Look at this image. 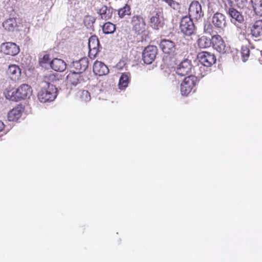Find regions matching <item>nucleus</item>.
Returning a JSON list of instances; mask_svg holds the SVG:
<instances>
[{
  "label": "nucleus",
  "instance_id": "f257e3e1",
  "mask_svg": "<svg viewBox=\"0 0 262 262\" xmlns=\"http://www.w3.org/2000/svg\"><path fill=\"white\" fill-rule=\"evenodd\" d=\"M57 90L54 85L43 88L38 93V98L41 102L53 101L57 96Z\"/></svg>",
  "mask_w": 262,
  "mask_h": 262
},
{
  "label": "nucleus",
  "instance_id": "f03ea898",
  "mask_svg": "<svg viewBox=\"0 0 262 262\" xmlns=\"http://www.w3.org/2000/svg\"><path fill=\"white\" fill-rule=\"evenodd\" d=\"M197 81L196 77L190 75L184 78L181 84V93L182 95L187 96L195 87Z\"/></svg>",
  "mask_w": 262,
  "mask_h": 262
},
{
  "label": "nucleus",
  "instance_id": "7ed1b4c3",
  "mask_svg": "<svg viewBox=\"0 0 262 262\" xmlns=\"http://www.w3.org/2000/svg\"><path fill=\"white\" fill-rule=\"evenodd\" d=\"M180 29L185 35H191L195 29L192 19L188 16L183 17L180 21Z\"/></svg>",
  "mask_w": 262,
  "mask_h": 262
},
{
  "label": "nucleus",
  "instance_id": "20e7f679",
  "mask_svg": "<svg viewBox=\"0 0 262 262\" xmlns=\"http://www.w3.org/2000/svg\"><path fill=\"white\" fill-rule=\"evenodd\" d=\"M149 23L150 26L155 29L158 30L163 27L164 18L162 11L159 10L153 11L151 13Z\"/></svg>",
  "mask_w": 262,
  "mask_h": 262
},
{
  "label": "nucleus",
  "instance_id": "39448f33",
  "mask_svg": "<svg viewBox=\"0 0 262 262\" xmlns=\"http://www.w3.org/2000/svg\"><path fill=\"white\" fill-rule=\"evenodd\" d=\"M131 24L133 30L137 34H141L146 30V24L144 19L140 15H134L132 18Z\"/></svg>",
  "mask_w": 262,
  "mask_h": 262
},
{
  "label": "nucleus",
  "instance_id": "423d86ee",
  "mask_svg": "<svg viewBox=\"0 0 262 262\" xmlns=\"http://www.w3.org/2000/svg\"><path fill=\"white\" fill-rule=\"evenodd\" d=\"M157 48L155 46H148L142 53V59L145 63H151L155 59L157 54Z\"/></svg>",
  "mask_w": 262,
  "mask_h": 262
},
{
  "label": "nucleus",
  "instance_id": "0eeeda50",
  "mask_svg": "<svg viewBox=\"0 0 262 262\" xmlns=\"http://www.w3.org/2000/svg\"><path fill=\"white\" fill-rule=\"evenodd\" d=\"M0 48L2 53L13 56L18 54L20 51L19 47L16 43L12 42L2 43Z\"/></svg>",
  "mask_w": 262,
  "mask_h": 262
},
{
  "label": "nucleus",
  "instance_id": "6e6552de",
  "mask_svg": "<svg viewBox=\"0 0 262 262\" xmlns=\"http://www.w3.org/2000/svg\"><path fill=\"white\" fill-rule=\"evenodd\" d=\"M199 61L205 67H210L216 62V57L209 52L204 51L199 53L198 55Z\"/></svg>",
  "mask_w": 262,
  "mask_h": 262
},
{
  "label": "nucleus",
  "instance_id": "1a4fd4ad",
  "mask_svg": "<svg viewBox=\"0 0 262 262\" xmlns=\"http://www.w3.org/2000/svg\"><path fill=\"white\" fill-rule=\"evenodd\" d=\"M188 14V17L195 19H199L203 16L202 6L198 2L193 1L191 3L189 8Z\"/></svg>",
  "mask_w": 262,
  "mask_h": 262
},
{
  "label": "nucleus",
  "instance_id": "9d476101",
  "mask_svg": "<svg viewBox=\"0 0 262 262\" xmlns=\"http://www.w3.org/2000/svg\"><path fill=\"white\" fill-rule=\"evenodd\" d=\"M6 74L11 80L17 82L20 79L21 70L18 65L12 64L9 66Z\"/></svg>",
  "mask_w": 262,
  "mask_h": 262
},
{
  "label": "nucleus",
  "instance_id": "9b49d317",
  "mask_svg": "<svg viewBox=\"0 0 262 262\" xmlns=\"http://www.w3.org/2000/svg\"><path fill=\"white\" fill-rule=\"evenodd\" d=\"M24 111L25 107L21 104L17 105L8 112V120L11 122L18 121L21 117Z\"/></svg>",
  "mask_w": 262,
  "mask_h": 262
},
{
  "label": "nucleus",
  "instance_id": "f8f14e48",
  "mask_svg": "<svg viewBox=\"0 0 262 262\" xmlns=\"http://www.w3.org/2000/svg\"><path fill=\"white\" fill-rule=\"evenodd\" d=\"M192 64L190 60H183L176 68V72L180 76H185L188 74L191 70Z\"/></svg>",
  "mask_w": 262,
  "mask_h": 262
},
{
  "label": "nucleus",
  "instance_id": "ddd939ff",
  "mask_svg": "<svg viewBox=\"0 0 262 262\" xmlns=\"http://www.w3.org/2000/svg\"><path fill=\"white\" fill-rule=\"evenodd\" d=\"M212 23L215 28L223 29L227 26L226 17L224 14L216 11L212 16Z\"/></svg>",
  "mask_w": 262,
  "mask_h": 262
},
{
  "label": "nucleus",
  "instance_id": "4468645a",
  "mask_svg": "<svg viewBox=\"0 0 262 262\" xmlns=\"http://www.w3.org/2000/svg\"><path fill=\"white\" fill-rule=\"evenodd\" d=\"M212 46L214 49L221 53L226 52V46L223 38L218 34L212 36Z\"/></svg>",
  "mask_w": 262,
  "mask_h": 262
},
{
  "label": "nucleus",
  "instance_id": "2eb2a0df",
  "mask_svg": "<svg viewBox=\"0 0 262 262\" xmlns=\"http://www.w3.org/2000/svg\"><path fill=\"white\" fill-rule=\"evenodd\" d=\"M88 59L86 57L81 58L78 60L73 62L72 70L82 74L88 68Z\"/></svg>",
  "mask_w": 262,
  "mask_h": 262
},
{
  "label": "nucleus",
  "instance_id": "dca6fc26",
  "mask_svg": "<svg viewBox=\"0 0 262 262\" xmlns=\"http://www.w3.org/2000/svg\"><path fill=\"white\" fill-rule=\"evenodd\" d=\"M15 89L17 92L18 101L29 97L32 91L31 87L27 84H23Z\"/></svg>",
  "mask_w": 262,
  "mask_h": 262
},
{
  "label": "nucleus",
  "instance_id": "f3484780",
  "mask_svg": "<svg viewBox=\"0 0 262 262\" xmlns=\"http://www.w3.org/2000/svg\"><path fill=\"white\" fill-rule=\"evenodd\" d=\"M20 24L19 18L12 17L6 19L3 23V26L5 30L9 32H13L17 29Z\"/></svg>",
  "mask_w": 262,
  "mask_h": 262
},
{
  "label": "nucleus",
  "instance_id": "a211bd4d",
  "mask_svg": "<svg viewBox=\"0 0 262 262\" xmlns=\"http://www.w3.org/2000/svg\"><path fill=\"white\" fill-rule=\"evenodd\" d=\"M160 47L164 53L167 54H172L176 50L175 43L168 39H162L160 42Z\"/></svg>",
  "mask_w": 262,
  "mask_h": 262
},
{
  "label": "nucleus",
  "instance_id": "6ab92c4d",
  "mask_svg": "<svg viewBox=\"0 0 262 262\" xmlns=\"http://www.w3.org/2000/svg\"><path fill=\"white\" fill-rule=\"evenodd\" d=\"M67 80L69 84L75 86L83 81L84 80L81 74L71 70L67 77Z\"/></svg>",
  "mask_w": 262,
  "mask_h": 262
},
{
  "label": "nucleus",
  "instance_id": "aec40b11",
  "mask_svg": "<svg viewBox=\"0 0 262 262\" xmlns=\"http://www.w3.org/2000/svg\"><path fill=\"white\" fill-rule=\"evenodd\" d=\"M93 72L98 76H102L107 74L108 72L107 67L103 62L96 61L93 65Z\"/></svg>",
  "mask_w": 262,
  "mask_h": 262
},
{
  "label": "nucleus",
  "instance_id": "412c9836",
  "mask_svg": "<svg viewBox=\"0 0 262 262\" xmlns=\"http://www.w3.org/2000/svg\"><path fill=\"white\" fill-rule=\"evenodd\" d=\"M51 68L57 72H63L66 69L67 64L62 59L55 58L50 62Z\"/></svg>",
  "mask_w": 262,
  "mask_h": 262
},
{
  "label": "nucleus",
  "instance_id": "4be33fe9",
  "mask_svg": "<svg viewBox=\"0 0 262 262\" xmlns=\"http://www.w3.org/2000/svg\"><path fill=\"white\" fill-rule=\"evenodd\" d=\"M250 33L254 37H259L262 36V19L255 21L250 29Z\"/></svg>",
  "mask_w": 262,
  "mask_h": 262
},
{
  "label": "nucleus",
  "instance_id": "5701e85b",
  "mask_svg": "<svg viewBox=\"0 0 262 262\" xmlns=\"http://www.w3.org/2000/svg\"><path fill=\"white\" fill-rule=\"evenodd\" d=\"M99 46V41L98 38L96 36H91L89 39V54H94V55L97 54Z\"/></svg>",
  "mask_w": 262,
  "mask_h": 262
},
{
  "label": "nucleus",
  "instance_id": "b1692460",
  "mask_svg": "<svg viewBox=\"0 0 262 262\" xmlns=\"http://www.w3.org/2000/svg\"><path fill=\"white\" fill-rule=\"evenodd\" d=\"M197 45L200 49H206L212 45V38H210L206 36H202L197 40Z\"/></svg>",
  "mask_w": 262,
  "mask_h": 262
},
{
  "label": "nucleus",
  "instance_id": "393cba45",
  "mask_svg": "<svg viewBox=\"0 0 262 262\" xmlns=\"http://www.w3.org/2000/svg\"><path fill=\"white\" fill-rule=\"evenodd\" d=\"M59 80L58 75L52 72L46 74L43 78V81L46 83L47 86L49 85H53V83H54Z\"/></svg>",
  "mask_w": 262,
  "mask_h": 262
},
{
  "label": "nucleus",
  "instance_id": "a878e982",
  "mask_svg": "<svg viewBox=\"0 0 262 262\" xmlns=\"http://www.w3.org/2000/svg\"><path fill=\"white\" fill-rule=\"evenodd\" d=\"M227 13L233 19L239 23H242L244 21V18L242 13L234 8L229 9Z\"/></svg>",
  "mask_w": 262,
  "mask_h": 262
},
{
  "label": "nucleus",
  "instance_id": "bb28decb",
  "mask_svg": "<svg viewBox=\"0 0 262 262\" xmlns=\"http://www.w3.org/2000/svg\"><path fill=\"white\" fill-rule=\"evenodd\" d=\"M98 13L102 19L108 20L111 19L113 16V10L108 8L105 6H103L99 9Z\"/></svg>",
  "mask_w": 262,
  "mask_h": 262
},
{
  "label": "nucleus",
  "instance_id": "cd10ccee",
  "mask_svg": "<svg viewBox=\"0 0 262 262\" xmlns=\"http://www.w3.org/2000/svg\"><path fill=\"white\" fill-rule=\"evenodd\" d=\"M130 80V74L129 73H123L119 81V88L121 90L125 89L127 86Z\"/></svg>",
  "mask_w": 262,
  "mask_h": 262
},
{
  "label": "nucleus",
  "instance_id": "c85d7f7f",
  "mask_svg": "<svg viewBox=\"0 0 262 262\" xmlns=\"http://www.w3.org/2000/svg\"><path fill=\"white\" fill-rule=\"evenodd\" d=\"M4 94L7 99L15 102L18 101L17 92L15 89H7L4 92Z\"/></svg>",
  "mask_w": 262,
  "mask_h": 262
},
{
  "label": "nucleus",
  "instance_id": "c756f323",
  "mask_svg": "<svg viewBox=\"0 0 262 262\" xmlns=\"http://www.w3.org/2000/svg\"><path fill=\"white\" fill-rule=\"evenodd\" d=\"M251 3L255 14L262 16V0H251Z\"/></svg>",
  "mask_w": 262,
  "mask_h": 262
},
{
  "label": "nucleus",
  "instance_id": "7c9ffc66",
  "mask_svg": "<svg viewBox=\"0 0 262 262\" xmlns=\"http://www.w3.org/2000/svg\"><path fill=\"white\" fill-rule=\"evenodd\" d=\"M116 30V26L112 23H105L102 26V30L106 34H112Z\"/></svg>",
  "mask_w": 262,
  "mask_h": 262
},
{
  "label": "nucleus",
  "instance_id": "2f4dec72",
  "mask_svg": "<svg viewBox=\"0 0 262 262\" xmlns=\"http://www.w3.org/2000/svg\"><path fill=\"white\" fill-rule=\"evenodd\" d=\"M118 13L120 18H123L126 15H130L131 14L130 6L127 4H125L123 7L118 10Z\"/></svg>",
  "mask_w": 262,
  "mask_h": 262
},
{
  "label": "nucleus",
  "instance_id": "473e14b6",
  "mask_svg": "<svg viewBox=\"0 0 262 262\" xmlns=\"http://www.w3.org/2000/svg\"><path fill=\"white\" fill-rule=\"evenodd\" d=\"M80 98L81 101L87 102L91 100V95L87 90H83L80 95Z\"/></svg>",
  "mask_w": 262,
  "mask_h": 262
},
{
  "label": "nucleus",
  "instance_id": "72a5a7b5",
  "mask_svg": "<svg viewBox=\"0 0 262 262\" xmlns=\"http://www.w3.org/2000/svg\"><path fill=\"white\" fill-rule=\"evenodd\" d=\"M166 3L169 7L173 9L177 10L180 8V4L178 2L174 0H163Z\"/></svg>",
  "mask_w": 262,
  "mask_h": 262
},
{
  "label": "nucleus",
  "instance_id": "f704fd0d",
  "mask_svg": "<svg viewBox=\"0 0 262 262\" xmlns=\"http://www.w3.org/2000/svg\"><path fill=\"white\" fill-rule=\"evenodd\" d=\"M50 55L47 54L39 59V63L41 67H43L47 63H50Z\"/></svg>",
  "mask_w": 262,
  "mask_h": 262
},
{
  "label": "nucleus",
  "instance_id": "c9c22d12",
  "mask_svg": "<svg viewBox=\"0 0 262 262\" xmlns=\"http://www.w3.org/2000/svg\"><path fill=\"white\" fill-rule=\"evenodd\" d=\"M250 50L248 48L245 47L242 48L241 54L243 61L245 62L247 60L249 56Z\"/></svg>",
  "mask_w": 262,
  "mask_h": 262
},
{
  "label": "nucleus",
  "instance_id": "e433bc0d",
  "mask_svg": "<svg viewBox=\"0 0 262 262\" xmlns=\"http://www.w3.org/2000/svg\"><path fill=\"white\" fill-rule=\"evenodd\" d=\"M223 3L226 12H227L229 9L234 8L233 7V2L232 0H223Z\"/></svg>",
  "mask_w": 262,
  "mask_h": 262
},
{
  "label": "nucleus",
  "instance_id": "4c0bfd02",
  "mask_svg": "<svg viewBox=\"0 0 262 262\" xmlns=\"http://www.w3.org/2000/svg\"><path fill=\"white\" fill-rule=\"evenodd\" d=\"M237 6L241 9H243L247 6L248 0H235Z\"/></svg>",
  "mask_w": 262,
  "mask_h": 262
},
{
  "label": "nucleus",
  "instance_id": "58836bf2",
  "mask_svg": "<svg viewBox=\"0 0 262 262\" xmlns=\"http://www.w3.org/2000/svg\"><path fill=\"white\" fill-rule=\"evenodd\" d=\"M5 125L3 121L0 120V133L4 130Z\"/></svg>",
  "mask_w": 262,
  "mask_h": 262
},
{
  "label": "nucleus",
  "instance_id": "ea45409f",
  "mask_svg": "<svg viewBox=\"0 0 262 262\" xmlns=\"http://www.w3.org/2000/svg\"><path fill=\"white\" fill-rule=\"evenodd\" d=\"M215 3H210L209 5V9L210 11H211L213 13H214L215 11V9H213L212 8L213 6L215 5Z\"/></svg>",
  "mask_w": 262,
  "mask_h": 262
}]
</instances>
